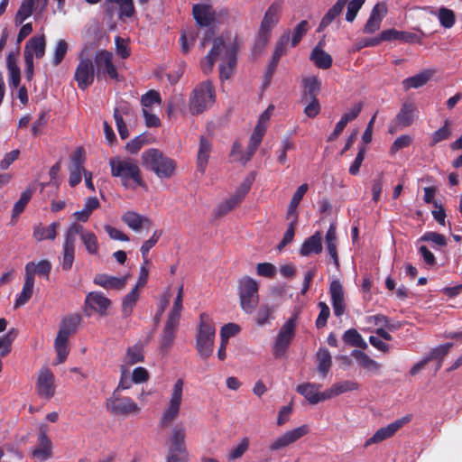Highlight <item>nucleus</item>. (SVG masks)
<instances>
[{
  "label": "nucleus",
  "mask_w": 462,
  "mask_h": 462,
  "mask_svg": "<svg viewBox=\"0 0 462 462\" xmlns=\"http://www.w3.org/2000/svg\"><path fill=\"white\" fill-rule=\"evenodd\" d=\"M237 35L226 32L214 40L213 47L201 61V69L209 73L216 61L219 62V78L223 81L229 79L235 72L239 50Z\"/></svg>",
  "instance_id": "1"
},
{
  "label": "nucleus",
  "mask_w": 462,
  "mask_h": 462,
  "mask_svg": "<svg viewBox=\"0 0 462 462\" xmlns=\"http://www.w3.org/2000/svg\"><path fill=\"white\" fill-rule=\"evenodd\" d=\"M111 175L118 178L122 186L127 189L136 187L146 188L137 162L129 157H112L109 159Z\"/></svg>",
  "instance_id": "2"
},
{
  "label": "nucleus",
  "mask_w": 462,
  "mask_h": 462,
  "mask_svg": "<svg viewBox=\"0 0 462 462\" xmlns=\"http://www.w3.org/2000/svg\"><path fill=\"white\" fill-rule=\"evenodd\" d=\"M141 159L143 166L159 179H171L175 175L177 162L158 149L151 148L144 151Z\"/></svg>",
  "instance_id": "3"
},
{
  "label": "nucleus",
  "mask_w": 462,
  "mask_h": 462,
  "mask_svg": "<svg viewBox=\"0 0 462 462\" xmlns=\"http://www.w3.org/2000/svg\"><path fill=\"white\" fill-rule=\"evenodd\" d=\"M216 328L206 313L200 314V322L196 336V349L203 359L208 358L213 353Z\"/></svg>",
  "instance_id": "4"
},
{
  "label": "nucleus",
  "mask_w": 462,
  "mask_h": 462,
  "mask_svg": "<svg viewBox=\"0 0 462 462\" xmlns=\"http://www.w3.org/2000/svg\"><path fill=\"white\" fill-rule=\"evenodd\" d=\"M215 88L208 80L199 84L192 91L189 109L192 115H199L208 109L215 103Z\"/></svg>",
  "instance_id": "5"
},
{
  "label": "nucleus",
  "mask_w": 462,
  "mask_h": 462,
  "mask_svg": "<svg viewBox=\"0 0 462 462\" xmlns=\"http://www.w3.org/2000/svg\"><path fill=\"white\" fill-rule=\"evenodd\" d=\"M238 295L242 310L252 314L259 302L257 282L249 276L241 278L238 282Z\"/></svg>",
  "instance_id": "6"
},
{
  "label": "nucleus",
  "mask_w": 462,
  "mask_h": 462,
  "mask_svg": "<svg viewBox=\"0 0 462 462\" xmlns=\"http://www.w3.org/2000/svg\"><path fill=\"white\" fill-rule=\"evenodd\" d=\"M186 430L183 425L177 424L169 439V451L166 462H188L189 454L185 445Z\"/></svg>",
  "instance_id": "7"
},
{
  "label": "nucleus",
  "mask_w": 462,
  "mask_h": 462,
  "mask_svg": "<svg viewBox=\"0 0 462 462\" xmlns=\"http://www.w3.org/2000/svg\"><path fill=\"white\" fill-rule=\"evenodd\" d=\"M96 76L94 63L88 48L85 47L79 54V63L75 69L74 79L79 88L85 90L93 84Z\"/></svg>",
  "instance_id": "8"
},
{
  "label": "nucleus",
  "mask_w": 462,
  "mask_h": 462,
  "mask_svg": "<svg viewBox=\"0 0 462 462\" xmlns=\"http://www.w3.org/2000/svg\"><path fill=\"white\" fill-rule=\"evenodd\" d=\"M183 386L184 382L182 379H178L173 384L170 399L167 402L161 417V424L162 426L169 425L178 418L182 402Z\"/></svg>",
  "instance_id": "9"
},
{
  "label": "nucleus",
  "mask_w": 462,
  "mask_h": 462,
  "mask_svg": "<svg viewBox=\"0 0 462 462\" xmlns=\"http://www.w3.org/2000/svg\"><path fill=\"white\" fill-rule=\"evenodd\" d=\"M106 407L107 411L116 416L138 414L141 410L133 399L122 396L118 390H115L112 395L106 399Z\"/></svg>",
  "instance_id": "10"
},
{
  "label": "nucleus",
  "mask_w": 462,
  "mask_h": 462,
  "mask_svg": "<svg viewBox=\"0 0 462 462\" xmlns=\"http://www.w3.org/2000/svg\"><path fill=\"white\" fill-rule=\"evenodd\" d=\"M296 319L295 314L281 327L273 346V354L276 358L284 356L292 341L296 331Z\"/></svg>",
  "instance_id": "11"
},
{
  "label": "nucleus",
  "mask_w": 462,
  "mask_h": 462,
  "mask_svg": "<svg viewBox=\"0 0 462 462\" xmlns=\"http://www.w3.org/2000/svg\"><path fill=\"white\" fill-rule=\"evenodd\" d=\"M283 7V0H275L266 10L259 29L263 45L267 42L272 29L278 23Z\"/></svg>",
  "instance_id": "12"
},
{
  "label": "nucleus",
  "mask_w": 462,
  "mask_h": 462,
  "mask_svg": "<svg viewBox=\"0 0 462 462\" xmlns=\"http://www.w3.org/2000/svg\"><path fill=\"white\" fill-rule=\"evenodd\" d=\"M94 67L97 78H106L118 80L119 75L113 63V54L106 50H98L94 55Z\"/></svg>",
  "instance_id": "13"
},
{
  "label": "nucleus",
  "mask_w": 462,
  "mask_h": 462,
  "mask_svg": "<svg viewBox=\"0 0 462 462\" xmlns=\"http://www.w3.org/2000/svg\"><path fill=\"white\" fill-rule=\"evenodd\" d=\"M309 432L310 427L306 424L287 430L273 439L268 446V448L272 452L280 451L295 443L300 439L309 434Z\"/></svg>",
  "instance_id": "14"
},
{
  "label": "nucleus",
  "mask_w": 462,
  "mask_h": 462,
  "mask_svg": "<svg viewBox=\"0 0 462 462\" xmlns=\"http://www.w3.org/2000/svg\"><path fill=\"white\" fill-rule=\"evenodd\" d=\"M419 116V110L415 104L411 102H404L399 113L389 127L391 134L395 133L398 129L410 126Z\"/></svg>",
  "instance_id": "15"
},
{
  "label": "nucleus",
  "mask_w": 462,
  "mask_h": 462,
  "mask_svg": "<svg viewBox=\"0 0 462 462\" xmlns=\"http://www.w3.org/2000/svg\"><path fill=\"white\" fill-rule=\"evenodd\" d=\"M255 179V173L252 172L249 176H247L245 180L240 184L233 196H231L228 199L225 200L221 204H219L217 208V211L219 215L226 214L228 211L233 209L236 205H238L242 199L245 197L248 191L251 189V186Z\"/></svg>",
  "instance_id": "16"
},
{
  "label": "nucleus",
  "mask_w": 462,
  "mask_h": 462,
  "mask_svg": "<svg viewBox=\"0 0 462 462\" xmlns=\"http://www.w3.org/2000/svg\"><path fill=\"white\" fill-rule=\"evenodd\" d=\"M77 230L73 234L74 243L76 244V237L79 236L82 244L84 245L86 251L90 255H97L99 253V244L97 236L89 230H85L84 227L78 224L72 223L67 228V232L70 234L72 231Z\"/></svg>",
  "instance_id": "17"
},
{
  "label": "nucleus",
  "mask_w": 462,
  "mask_h": 462,
  "mask_svg": "<svg viewBox=\"0 0 462 462\" xmlns=\"http://www.w3.org/2000/svg\"><path fill=\"white\" fill-rule=\"evenodd\" d=\"M37 394L43 399H51L56 391V385L54 383V374L48 367H42L38 374L36 385Z\"/></svg>",
  "instance_id": "18"
},
{
  "label": "nucleus",
  "mask_w": 462,
  "mask_h": 462,
  "mask_svg": "<svg viewBox=\"0 0 462 462\" xmlns=\"http://www.w3.org/2000/svg\"><path fill=\"white\" fill-rule=\"evenodd\" d=\"M37 446L32 451V457L38 461H45L52 457V442L47 436V426L40 424Z\"/></svg>",
  "instance_id": "19"
},
{
  "label": "nucleus",
  "mask_w": 462,
  "mask_h": 462,
  "mask_svg": "<svg viewBox=\"0 0 462 462\" xmlns=\"http://www.w3.org/2000/svg\"><path fill=\"white\" fill-rule=\"evenodd\" d=\"M77 230L74 229L70 234L66 231L64 234L62 251L59 258L63 271H69L75 260L76 245L74 243L73 234Z\"/></svg>",
  "instance_id": "20"
},
{
  "label": "nucleus",
  "mask_w": 462,
  "mask_h": 462,
  "mask_svg": "<svg viewBox=\"0 0 462 462\" xmlns=\"http://www.w3.org/2000/svg\"><path fill=\"white\" fill-rule=\"evenodd\" d=\"M410 420L411 416H405L388 424L386 427L380 428L370 439L366 440L365 447L382 442L383 440L391 438L399 429Z\"/></svg>",
  "instance_id": "21"
},
{
  "label": "nucleus",
  "mask_w": 462,
  "mask_h": 462,
  "mask_svg": "<svg viewBox=\"0 0 462 462\" xmlns=\"http://www.w3.org/2000/svg\"><path fill=\"white\" fill-rule=\"evenodd\" d=\"M329 294L335 316H342L346 310L345 293L343 286L338 280L331 282Z\"/></svg>",
  "instance_id": "22"
},
{
  "label": "nucleus",
  "mask_w": 462,
  "mask_h": 462,
  "mask_svg": "<svg viewBox=\"0 0 462 462\" xmlns=\"http://www.w3.org/2000/svg\"><path fill=\"white\" fill-rule=\"evenodd\" d=\"M319 388L320 385L305 383L299 384L296 391L304 396L310 404H317L320 402L328 400L327 397V390L325 392H319Z\"/></svg>",
  "instance_id": "23"
},
{
  "label": "nucleus",
  "mask_w": 462,
  "mask_h": 462,
  "mask_svg": "<svg viewBox=\"0 0 462 462\" xmlns=\"http://www.w3.org/2000/svg\"><path fill=\"white\" fill-rule=\"evenodd\" d=\"M387 13V9L383 4H376L366 21L363 32L364 33H374L381 27L382 21Z\"/></svg>",
  "instance_id": "24"
},
{
  "label": "nucleus",
  "mask_w": 462,
  "mask_h": 462,
  "mask_svg": "<svg viewBox=\"0 0 462 462\" xmlns=\"http://www.w3.org/2000/svg\"><path fill=\"white\" fill-rule=\"evenodd\" d=\"M128 278L129 275L116 277L105 273H98L94 277L93 282L106 290H122L125 288Z\"/></svg>",
  "instance_id": "25"
},
{
  "label": "nucleus",
  "mask_w": 462,
  "mask_h": 462,
  "mask_svg": "<svg viewBox=\"0 0 462 462\" xmlns=\"http://www.w3.org/2000/svg\"><path fill=\"white\" fill-rule=\"evenodd\" d=\"M85 304L99 314L105 315L111 305V301L102 292L91 291L86 296Z\"/></svg>",
  "instance_id": "26"
},
{
  "label": "nucleus",
  "mask_w": 462,
  "mask_h": 462,
  "mask_svg": "<svg viewBox=\"0 0 462 462\" xmlns=\"http://www.w3.org/2000/svg\"><path fill=\"white\" fill-rule=\"evenodd\" d=\"M121 220L133 231L139 232L143 227L149 226L151 219L139 213L128 210L121 216Z\"/></svg>",
  "instance_id": "27"
},
{
  "label": "nucleus",
  "mask_w": 462,
  "mask_h": 462,
  "mask_svg": "<svg viewBox=\"0 0 462 462\" xmlns=\"http://www.w3.org/2000/svg\"><path fill=\"white\" fill-rule=\"evenodd\" d=\"M51 271V263L49 260H41L39 262H29L24 266V276H30L32 281L35 280V275L49 278Z\"/></svg>",
  "instance_id": "28"
},
{
  "label": "nucleus",
  "mask_w": 462,
  "mask_h": 462,
  "mask_svg": "<svg viewBox=\"0 0 462 462\" xmlns=\"http://www.w3.org/2000/svg\"><path fill=\"white\" fill-rule=\"evenodd\" d=\"M193 15L200 26H210L215 20V12L210 5H195L193 6Z\"/></svg>",
  "instance_id": "29"
},
{
  "label": "nucleus",
  "mask_w": 462,
  "mask_h": 462,
  "mask_svg": "<svg viewBox=\"0 0 462 462\" xmlns=\"http://www.w3.org/2000/svg\"><path fill=\"white\" fill-rule=\"evenodd\" d=\"M211 150V143L204 136H201L197 153V168L201 174H204L206 171Z\"/></svg>",
  "instance_id": "30"
},
{
  "label": "nucleus",
  "mask_w": 462,
  "mask_h": 462,
  "mask_svg": "<svg viewBox=\"0 0 462 462\" xmlns=\"http://www.w3.org/2000/svg\"><path fill=\"white\" fill-rule=\"evenodd\" d=\"M45 38L44 36H34L31 38L24 48V57L30 55L32 60L35 56L37 59H41L45 54Z\"/></svg>",
  "instance_id": "31"
},
{
  "label": "nucleus",
  "mask_w": 462,
  "mask_h": 462,
  "mask_svg": "<svg viewBox=\"0 0 462 462\" xmlns=\"http://www.w3.org/2000/svg\"><path fill=\"white\" fill-rule=\"evenodd\" d=\"M179 322L173 319H167L163 331L161 335L160 343L161 349L163 351H168L173 344L176 331L179 327Z\"/></svg>",
  "instance_id": "32"
},
{
  "label": "nucleus",
  "mask_w": 462,
  "mask_h": 462,
  "mask_svg": "<svg viewBox=\"0 0 462 462\" xmlns=\"http://www.w3.org/2000/svg\"><path fill=\"white\" fill-rule=\"evenodd\" d=\"M321 251L322 236L320 232H316L314 235L305 239L300 249V254L302 256H308L311 254H319Z\"/></svg>",
  "instance_id": "33"
},
{
  "label": "nucleus",
  "mask_w": 462,
  "mask_h": 462,
  "mask_svg": "<svg viewBox=\"0 0 462 462\" xmlns=\"http://www.w3.org/2000/svg\"><path fill=\"white\" fill-rule=\"evenodd\" d=\"M352 356L356 358L358 365L367 372L374 374H378L380 372L382 365L371 358L365 352L360 350H354L352 351Z\"/></svg>",
  "instance_id": "34"
},
{
  "label": "nucleus",
  "mask_w": 462,
  "mask_h": 462,
  "mask_svg": "<svg viewBox=\"0 0 462 462\" xmlns=\"http://www.w3.org/2000/svg\"><path fill=\"white\" fill-rule=\"evenodd\" d=\"M80 322L81 317L79 314L65 317L61 321L58 335L69 338L71 334L76 332Z\"/></svg>",
  "instance_id": "35"
},
{
  "label": "nucleus",
  "mask_w": 462,
  "mask_h": 462,
  "mask_svg": "<svg viewBox=\"0 0 462 462\" xmlns=\"http://www.w3.org/2000/svg\"><path fill=\"white\" fill-rule=\"evenodd\" d=\"M358 388V383L353 380L337 382L334 383L329 389L327 390V397L328 399H331L342 393L356 391Z\"/></svg>",
  "instance_id": "36"
},
{
  "label": "nucleus",
  "mask_w": 462,
  "mask_h": 462,
  "mask_svg": "<svg viewBox=\"0 0 462 462\" xmlns=\"http://www.w3.org/2000/svg\"><path fill=\"white\" fill-rule=\"evenodd\" d=\"M347 1L348 0H337L335 5L328 9V11L321 19V22L318 28V32H322L336 19L337 16H338L341 14Z\"/></svg>",
  "instance_id": "37"
},
{
  "label": "nucleus",
  "mask_w": 462,
  "mask_h": 462,
  "mask_svg": "<svg viewBox=\"0 0 462 462\" xmlns=\"http://www.w3.org/2000/svg\"><path fill=\"white\" fill-rule=\"evenodd\" d=\"M34 282L28 276L23 277V284L21 292L17 295L14 301V308H20L25 305L33 294Z\"/></svg>",
  "instance_id": "38"
},
{
  "label": "nucleus",
  "mask_w": 462,
  "mask_h": 462,
  "mask_svg": "<svg viewBox=\"0 0 462 462\" xmlns=\"http://www.w3.org/2000/svg\"><path fill=\"white\" fill-rule=\"evenodd\" d=\"M433 72L430 70H423L412 77L407 78L402 81L403 88L408 90L410 88H418L424 86L432 77Z\"/></svg>",
  "instance_id": "39"
},
{
  "label": "nucleus",
  "mask_w": 462,
  "mask_h": 462,
  "mask_svg": "<svg viewBox=\"0 0 462 462\" xmlns=\"http://www.w3.org/2000/svg\"><path fill=\"white\" fill-rule=\"evenodd\" d=\"M241 148V143L239 142H235L232 145V149L230 152V156L233 158L234 161L239 162L242 164L247 163L256 150L258 149V146L253 145L252 143H248L246 151L245 152V154L237 155V151Z\"/></svg>",
  "instance_id": "40"
},
{
  "label": "nucleus",
  "mask_w": 462,
  "mask_h": 462,
  "mask_svg": "<svg viewBox=\"0 0 462 462\" xmlns=\"http://www.w3.org/2000/svg\"><path fill=\"white\" fill-rule=\"evenodd\" d=\"M310 60L319 69H328L331 67V64H332L331 56L328 53L325 52L319 47V44L312 50V51L310 53Z\"/></svg>",
  "instance_id": "41"
},
{
  "label": "nucleus",
  "mask_w": 462,
  "mask_h": 462,
  "mask_svg": "<svg viewBox=\"0 0 462 462\" xmlns=\"http://www.w3.org/2000/svg\"><path fill=\"white\" fill-rule=\"evenodd\" d=\"M304 94L303 98H314L320 90L321 83L315 76L307 77L303 79Z\"/></svg>",
  "instance_id": "42"
},
{
  "label": "nucleus",
  "mask_w": 462,
  "mask_h": 462,
  "mask_svg": "<svg viewBox=\"0 0 462 462\" xmlns=\"http://www.w3.org/2000/svg\"><path fill=\"white\" fill-rule=\"evenodd\" d=\"M58 223L53 222L48 226H37L33 230V237L37 241H42L46 239L54 240L57 232Z\"/></svg>",
  "instance_id": "43"
},
{
  "label": "nucleus",
  "mask_w": 462,
  "mask_h": 462,
  "mask_svg": "<svg viewBox=\"0 0 462 462\" xmlns=\"http://www.w3.org/2000/svg\"><path fill=\"white\" fill-rule=\"evenodd\" d=\"M143 361V347L138 345L129 346L126 350L125 356H124V365L130 366L134 364Z\"/></svg>",
  "instance_id": "44"
},
{
  "label": "nucleus",
  "mask_w": 462,
  "mask_h": 462,
  "mask_svg": "<svg viewBox=\"0 0 462 462\" xmlns=\"http://www.w3.org/2000/svg\"><path fill=\"white\" fill-rule=\"evenodd\" d=\"M317 359L318 370L323 377H326L332 365V359L329 351L326 348H320L317 353Z\"/></svg>",
  "instance_id": "45"
},
{
  "label": "nucleus",
  "mask_w": 462,
  "mask_h": 462,
  "mask_svg": "<svg viewBox=\"0 0 462 462\" xmlns=\"http://www.w3.org/2000/svg\"><path fill=\"white\" fill-rule=\"evenodd\" d=\"M140 296L139 290L137 288H133L130 292H128L122 303V312L125 317H129L135 306Z\"/></svg>",
  "instance_id": "46"
},
{
  "label": "nucleus",
  "mask_w": 462,
  "mask_h": 462,
  "mask_svg": "<svg viewBox=\"0 0 462 462\" xmlns=\"http://www.w3.org/2000/svg\"><path fill=\"white\" fill-rule=\"evenodd\" d=\"M38 0H23L16 13L15 23H23L28 17L32 14L35 5Z\"/></svg>",
  "instance_id": "47"
},
{
  "label": "nucleus",
  "mask_w": 462,
  "mask_h": 462,
  "mask_svg": "<svg viewBox=\"0 0 462 462\" xmlns=\"http://www.w3.org/2000/svg\"><path fill=\"white\" fill-rule=\"evenodd\" d=\"M451 123L447 119L441 127L432 133L430 145L434 146L439 142L448 140L451 136Z\"/></svg>",
  "instance_id": "48"
},
{
  "label": "nucleus",
  "mask_w": 462,
  "mask_h": 462,
  "mask_svg": "<svg viewBox=\"0 0 462 462\" xmlns=\"http://www.w3.org/2000/svg\"><path fill=\"white\" fill-rule=\"evenodd\" d=\"M33 191H34L33 189L27 188L24 191L22 192L20 199L14 205V208L12 210V219L17 218L20 216V214L23 213L27 203L32 199Z\"/></svg>",
  "instance_id": "49"
},
{
  "label": "nucleus",
  "mask_w": 462,
  "mask_h": 462,
  "mask_svg": "<svg viewBox=\"0 0 462 462\" xmlns=\"http://www.w3.org/2000/svg\"><path fill=\"white\" fill-rule=\"evenodd\" d=\"M275 310L274 306H271L269 304H262L257 310L254 321L258 326H264L267 324L272 319H273V314Z\"/></svg>",
  "instance_id": "50"
},
{
  "label": "nucleus",
  "mask_w": 462,
  "mask_h": 462,
  "mask_svg": "<svg viewBox=\"0 0 462 462\" xmlns=\"http://www.w3.org/2000/svg\"><path fill=\"white\" fill-rule=\"evenodd\" d=\"M453 346V343H446L440 346H438L432 348L430 353L425 356V358L430 362V360H439L437 369L441 366V360L444 356L449 352L450 348Z\"/></svg>",
  "instance_id": "51"
},
{
  "label": "nucleus",
  "mask_w": 462,
  "mask_h": 462,
  "mask_svg": "<svg viewBox=\"0 0 462 462\" xmlns=\"http://www.w3.org/2000/svg\"><path fill=\"white\" fill-rule=\"evenodd\" d=\"M343 340L351 346H357L363 349L367 347L366 342L362 336L354 328L347 329L343 335Z\"/></svg>",
  "instance_id": "52"
},
{
  "label": "nucleus",
  "mask_w": 462,
  "mask_h": 462,
  "mask_svg": "<svg viewBox=\"0 0 462 462\" xmlns=\"http://www.w3.org/2000/svg\"><path fill=\"white\" fill-rule=\"evenodd\" d=\"M68 340V337H61V335H57L55 338L54 346L58 363H63L69 355Z\"/></svg>",
  "instance_id": "53"
},
{
  "label": "nucleus",
  "mask_w": 462,
  "mask_h": 462,
  "mask_svg": "<svg viewBox=\"0 0 462 462\" xmlns=\"http://www.w3.org/2000/svg\"><path fill=\"white\" fill-rule=\"evenodd\" d=\"M108 3L116 4L119 6V19L132 17L134 14L133 0H107Z\"/></svg>",
  "instance_id": "54"
},
{
  "label": "nucleus",
  "mask_w": 462,
  "mask_h": 462,
  "mask_svg": "<svg viewBox=\"0 0 462 462\" xmlns=\"http://www.w3.org/2000/svg\"><path fill=\"white\" fill-rule=\"evenodd\" d=\"M69 51V44L68 42L63 40L60 39L53 50V58H52V64L53 66H58L61 63L64 57L66 56L67 52Z\"/></svg>",
  "instance_id": "55"
},
{
  "label": "nucleus",
  "mask_w": 462,
  "mask_h": 462,
  "mask_svg": "<svg viewBox=\"0 0 462 462\" xmlns=\"http://www.w3.org/2000/svg\"><path fill=\"white\" fill-rule=\"evenodd\" d=\"M290 42V32H285L276 43L273 58L274 63H278L280 58L285 54L286 47Z\"/></svg>",
  "instance_id": "56"
},
{
  "label": "nucleus",
  "mask_w": 462,
  "mask_h": 462,
  "mask_svg": "<svg viewBox=\"0 0 462 462\" xmlns=\"http://www.w3.org/2000/svg\"><path fill=\"white\" fill-rule=\"evenodd\" d=\"M182 298H183V286L181 285L178 290L177 296L174 300L173 306L169 314L168 319L180 321V312L182 310Z\"/></svg>",
  "instance_id": "57"
},
{
  "label": "nucleus",
  "mask_w": 462,
  "mask_h": 462,
  "mask_svg": "<svg viewBox=\"0 0 462 462\" xmlns=\"http://www.w3.org/2000/svg\"><path fill=\"white\" fill-rule=\"evenodd\" d=\"M309 30V23L307 21L303 20L294 28L292 32L291 38L290 37L291 47H295L305 35V33Z\"/></svg>",
  "instance_id": "58"
},
{
  "label": "nucleus",
  "mask_w": 462,
  "mask_h": 462,
  "mask_svg": "<svg viewBox=\"0 0 462 462\" xmlns=\"http://www.w3.org/2000/svg\"><path fill=\"white\" fill-rule=\"evenodd\" d=\"M141 103L143 106V108H146L150 110V107L153 105L157 104L160 105L162 103V98L159 94V92L155 90H150L141 97Z\"/></svg>",
  "instance_id": "59"
},
{
  "label": "nucleus",
  "mask_w": 462,
  "mask_h": 462,
  "mask_svg": "<svg viewBox=\"0 0 462 462\" xmlns=\"http://www.w3.org/2000/svg\"><path fill=\"white\" fill-rule=\"evenodd\" d=\"M365 0H351V1H347V7H346V20L349 23H352L359 10L362 8V6L364 5Z\"/></svg>",
  "instance_id": "60"
},
{
  "label": "nucleus",
  "mask_w": 462,
  "mask_h": 462,
  "mask_svg": "<svg viewBox=\"0 0 462 462\" xmlns=\"http://www.w3.org/2000/svg\"><path fill=\"white\" fill-rule=\"evenodd\" d=\"M438 17L440 24L445 28H451L455 23V14L448 8H439Z\"/></svg>",
  "instance_id": "61"
},
{
  "label": "nucleus",
  "mask_w": 462,
  "mask_h": 462,
  "mask_svg": "<svg viewBox=\"0 0 462 462\" xmlns=\"http://www.w3.org/2000/svg\"><path fill=\"white\" fill-rule=\"evenodd\" d=\"M248 447H249V439L248 438L245 437L241 439V441L239 442V444L237 446H236L235 448H233L229 454H228V458L230 460H236L239 457H241L245 453V451L248 449Z\"/></svg>",
  "instance_id": "62"
},
{
  "label": "nucleus",
  "mask_w": 462,
  "mask_h": 462,
  "mask_svg": "<svg viewBox=\"0 0 462 462\" xmlns=\"http://www.w3.org/2000/svg\"><path fill=\"white\" fill-rule=\"evenodd\" d=\"M162 236V232L161 231H154L152 237L149 238L147 241H145L143 245L141 246V253H142V256L143 258L144 259V262L146 263L147 262V254L149 253V251L156 245V243L158 242L160 236Z\"/></svg>",
  "instance_id": "63"
},
{
  "label": "nucleus",
  "mask_w": 462,
  "mask_h": 462,
  "mask_svg": "<svg viewBox=\"0 0 462 462\" xmlns=\"http://www.w3.org/2000/svg\"><path fill=\"white\" fill-rule=\"evenodd\" d=\"M318 306L319 308V314L316 320V326L318 328H320L326 326L330 315V310L325 302H319Z\"/></svg>",
  "instance_id": "64"
}]
</instances>
